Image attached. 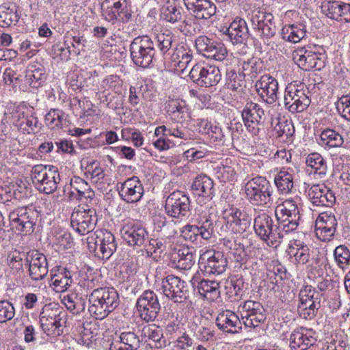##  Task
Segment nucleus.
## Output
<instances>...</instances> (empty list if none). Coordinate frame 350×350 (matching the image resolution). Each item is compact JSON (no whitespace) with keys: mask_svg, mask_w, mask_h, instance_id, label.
I'll use <instances>...</instances> for the list:
<instances>
[{"mask_svg":"<svg viewBox=\"0 0 350 350\" xmlns=\"http://www.w3.org/2000/svg\"><path fill=\"white\" fill-rule=\"evenodd\" d=\"M90 314L96 319H103L113 311L120 303L119 295L113 288H97L89 295Z\"/></svg>","mask_w":350,"mask_h":350,"instance_id":"1","label":"nucleus"},{"mask_svg":"<svg viewBox=\"0 0 350 350\" xmlns=\"http://www.w3.org/2000/svg\"><path fill=\"white\" fill-rule=\"evenodd\" d=\"M245 198L256 206L270 207L274 201V188L264 176H257L250 179L245 185Z\"/></svg>","mask_w":350,"mask_h":350,"instance_id":"2","label":"nucleus"},{"mask_svg":"<svg viewBox=\"0 0 350 350\" xmlns=\"http://www.w3.org/2000/svg\"><path fill=\"white\" fill-rule=\"evenodd\" d=\"M131 57L133 63L146 68L156 58L155 43L149 36H138L133 39L130 45Z\"/></svg>","mask_w":350,"mask_h":350,"instance_id":"3","label":"nucleus"},{"mask_svg":"<svg viewBox=\"0 0 350 350\" xmlns=\"http://www.w3.org/2000/svg\"><path fill=\"white\" fill-rule=\"evenodd\" d=\"M131 57L133 63L146 68L156 58L155 43L149 36H138L133 39L130 45Z\"/></svg>","mask_w":350,"mask_h":350,"instance_id":"4","label":"nucleus"},{"mask_svg":"<svg viewBox=\"0 0 350 350\" xmlns=\"http://www.w3.org/2000/svg\"><path fill=\"white\" fill-rule=\"evenodd\" d=\"M254 229L258 237L269 247L277 248L282 242L284 233L279 232L271 217L265 213L254 218Z\"/></svg>","mask_w":350,"mask_h":350,"instance_id":"5","label":"nucleus"},{"mask_svg":"<svg viewBox=\"0 0 350 350\" xmlns=\"http://www.w3.org/2000/svg\"><path fill=\"white\" fill-rule=\"evenodd\" d=\"M98 221L96 210L89 207L79 206L75 208L70 217L72 228L79 234H85L92 231Z\"/></svg>","mask_w":350,"mask_h":350,"instance_id":"6","label":"nucleus"},{"mask_svg":"<svg viewBox=\"0 0 350 350\" xmlns=\"http://www.w3.org/2000/svg\"><path fill=\"white\" fill-rule=\"evenodd\" d=\"M38 215L31 206L19 207L10 213L9 221L12 228L27 234L33 231Z\"/></svg>","mask_w":350,"mask_h":350,"instance_id":"7","label":"nucleus"},{"mask_svg":"<svg viewBox=\"0 0 350 350\" xmlns=\"http://www.w3.org/2000/svg\"><path fill=\"white\" fill-rule=\"evenodd\" d=\"M161 289L165 296L175 303H183L189 298V285L174 275H168L162 280Z\"/></svg>","mask_w":350,"mask_h":350,"instance_id":"8","label":"nucleus"},{"mask_svg":"<svg viewBox=\"0 0 350 350\" xmlns=\"http://www.w3.org/2000/svg\"><path fill=\"white\" fill-rule=\"evenodd\" d=\"M135 307L139 317L146 322L154 321L161 310L157 294L150 290H146L140 295Z\"/></svg>","mask_w":350,"mask_h":350,"instance_id":"9","label":"nucleus"},{"mask_svg":"<svg viewBox=\"0 0 350 350\" xmlns=\"http://www.w3.org/2000/svg\"><path fill=\"white\" fill-rule=\"evenodd\" d=\"M190 79L202 87H211L217 85L221 78L218 67L206 64H196L189 71Z\"/></svg>","mask_w":350,"mask_h":350,"instance_id":"10","label":"nucleus"},{"mask_svg":"<svg viewBox=\"0 0 350 350\" xmlns=\"http://www.w3.org/2000/svg\"><path fill=\"white\" fill-rule=\"evenodd\" d=\"M241 316L245 327L255 328L264 323L267 319L266 310L261 303L247 300L240 305Z\"/></svg>","mask_w":350,"mask_h":350,"instance_id":"11","label":"nucleus"},{"mask_svg":"<svg viewBox=\"0 0 350 350\" xmlns=\"http://www.w3.org/2000/svg\"><path fill=\"white\" fill-rule=\"evenodd\" d=\"M121 237L132 247L146 246L148 232L139 222L135 220H126L120 230Z\"/></svg>","mask_w":350,"mask_h":350,"instance_id":"12","label":"nucleus"},{"mask_svg":"<svg viewBox=\"0 0 350 350\" xmlns=\"http://www.w3.org/2000/svg\"><path fill=\"white\" fill-rule=\"evenodd\" d=\"M102 14L109 22L117 20L128 22L132 16L128 0H105L102 3Z\"/></svg>","mask_w":350,"mask_h":350,"instance_id":"13","label":"nucleus"},{"mask_svg":"<svg viewBox=\"0 0 350 350\" xmlns=\"http://www.w3.org/2000/svg\"><path fill=\"white\" fill-rule=\"evenodd\" d=\"M195 46L198 53L206 58L226 62V59L230 57L224 44L215 41L206 36H198L196 39Z\"/></svg>","mask_w":350,"mask_h":350,"instance_id":"14","label":"nucleus"},{"mask_svg":"<svg viewBox=\"0 0 350 350\" xmlns=\"http://www.w3.org/2000/svg\"><path fill=\"white\" fill-rule=\"evenodd\" d=\"M191 210L189 197L180 191L171 193L165 200L166 214L173 218L180 219L186 217Z\"/></svg>","mask_w":350,"mask_h":350,"instance_id":"15","label":"nucleus"},{"mask_svg":"<svg viewBox=\"0 0 350 350\" xmlns=\"http://www.w3.org/2000/svg\"><path fill=\"white\" fill-rule=\"evenodd\" d=\"M285 108L291 113H299L304 111L310 104V99L306 90L299 89L297 86L290 84L286 86L284 94Z\"/></svg>","mask_w":350,"mask_h":350,"instance_id":"16","label":"nucleus"},{"mask_svg":"<svg viewBox=\"0 0 350 350\" xmlns=\"http://www.w3.org/2000/svg\"><path fill=\"white\" fill-rule=\"evenodd\" d=\"M199 265L206 275H220L226 271L227 259L220 252L208 250L200 257Z\"/></svg>","mask_w":350,"mask_h":350,"instance_id":"17","label":"nucleus"},{"mask_svg":"<svg viewBox=\"0 0 350 350\" xmlns=\"http://www.w3.org/2000/svg\"><path fill=\"white\" fill-rule=\"evenodd\" d=\"M324 53L306 48L298 49L293 53V59L303 70H321L324 66Z\"/></svg>","mask_w":350,"mask_h":350,"instance_id":"18","label":"nucleus"},{"mask_svg":"<svg viewBox=\"0 0 350 350\" xmlns=\"http://www.w3.org/2000/svg\"><path fill=\"white\" fill-rule=\"evenodd\" d=\"M213 223L208 218L198 222V225L187 224L180 228V236L185 240L197 243L199 238L208 240L213 234Z\"/></svg>","mask_w":350,"mask_h":350,"instance_id":"19","label":"nucleus"},{"mask_svg":"<svg viewBox=\"0 0 350 350\" xmlns=\"http://www.w3.org/2000/svg\"><path fill=\"white\" fill-rule=\"evenodd\" d=\"M337 227V219L333 213H321L315 221V234L322 241H330L336 234Z\"/></svg>","mask_w":350,"mask_h":350,"instance_id":"20","label":"nucleus"},{"mask_svg":"<svg viewBox=\"0 0 350 350\" xmlns=\"http://www.w3.org/2000/svg\"><path fill=\"white\" fill-rule=\"evenodd\" d=\"M117 190L120 198L126 203L139 202L144 193V187L137 176L129 178L124 182L118 183Z\"/></svg>","mask_w":350,"mask_h":350,"instance_id":"21","label":"nucleus"},{"mask_svg":"<svg viewBox=\"0 0 350 350\" xmlns=\"http://www.w3.org/2000/svg\"><path fill=\"white\" fill-rule=\"evenodd\" d=\"M242 118L245 126L249 132L256 135L259 132V126L265 116L263 109L256 103L247 100L241 112Z\"/></svg>","mask_w":350,"mask_h":350,"instance_id":"22","label":"nucleus"},{"mask_svg":"<svg viewBox=\"0 0 350 350\" xmlns=\"http://www.w3.org/2000/svg\"><path fill=\"white\" fill-rule=\"evenodd\" d=\"M67 196L70 198H76L79 200H85L87 204L91 203L95 198V193L91 189L90 185L82 178L74 176L70 180L69 186L66 185L64 188V193L66 195L67 190Z\"/></svg>","mask_w":350,"mask_h":350,"instance_id":"23","label":"nucleus"},{"mask_svg":"<svg viewBox=\"0 0 350 350\" xmlns=\"http://www.w3.org/2000/svg\"><path fill=\"white\" fill-rule=\"evenodd\" d=\"M255 88L260 98L268 105L273 104L278 98V83L269 75H264L256 82Z\"/></svg>","mask_w":350,"mask_h":350,"instance_id":"24","label":"nucleus"},{"mask_svg":"<svg viewBox=\"0 0 350 350\" xmlns=\"http://www.w3.org/2000/svg\"><path fill=\"white\" fill-rule=\"evenodd\" d=\"M66 314L62 308L46 307L40 314V322L42 329L55 332L66 321Z\"/></svg>","mask_w":350,"mask_h":350,"instance_id":"25","label":"nucleus"},{"mask_svg":"<svg viewBox=\"0 0 350 350\" xmlns=\"http://www.w3.org/2000/svg\"><path fill=\"white\" fill-rule=\"evenodd\" d=\"M29 277L33 281H40L45 278L49 272L46 257L38 250H31L27 266Z\"/></svg>","mask_w":350,"mask_h":350,"instance_id":"26","label":"nucleus"},{"mask_svg":"<svg viewBox=\"0 0 350 350\" xmlns=\"http://www.w3.org/2000/svg\"><path fill=\"white\" fill-rule=\"evenodd\" d=\"M214 184L213 180L206 174L198 175L193 180L191 191L194 196H198L199 204H204L210 201L214 196Z\"/></svg>","mask_w":350,"mask_h":350,"instance_id":"27","label":"nucleus"},{"mask_svg":"<svg viewBox=\"0 0 350 350\" xmlns=\"http://www.w3.org/2000/svg\"><path fill=\"white\" fill-rule=\"evenodd\" d=\"M274 17L271 13H259L252 16V23L254 29L262 39L269 40L276 33V26L273 21Z\"/></svg>","mask_w":350,"mask_h":350,"instance_id":"28","label":"nucleus"},{"mask_svg":"<svg viewBox=\"0 0 350 350\" xmlns=\"http://www.w3.org/2000/svg\"><path fill=\"white\" fill-rule=\"evenodd\" d=\"M235 62L239 64L241 67L239 70L243 75L244 77H249L252 80L255 79L257 75L260 73L262 70V62L260 59L256 57H244L240 58H236L230 55L226 59V65Z\"/></svg>","mask_w":350,"mask_h":350,"instance_id":"29","label":"nucleus"},{"mask_svg":"<svg viewBox=\"0 0 350 350\" xmlns=\"http://www.w3.org/2000/svg\"><path fill=\"white\" fill-rule=\"evenodd\" d=\"M185 6L197 19L208 20L216 13V5L211 0H183Z\"/></svg>","mask_w":350,"mask_h":350,"instance_id":"30","label":"nucleus"},{"mask_svg":"<svg viewBox=\"0 0 350 350\" xmlns=\"http://www.w3.org/2000/svg\"><path fill=\"white\" fill-rule=\"evenodd\" d=\"M217 327L222 332L230 334L239 333L242 329V322L238 315L229 310L220 312L216 319Z\"/></svg>","mask_w":350,"mask_h":350,"instance_id":"31","label":"nucleus"},{"mask_svg":"<svg viewBox=\"0 0 350 350\" xmlns=\"http://www.w3.org/2000/svg\"><path fill=\"white\" fill-rule=\"evenodd\" d=\"M168 62L169 67L178 73H183L193 59L190 49L181 46L176 47L169 57H164Z\"/></svg>","mask_w":350,"mask_h":350,"instance_id":"32","label":"nucleus"},{"mask_svg":"<svg viewBox=\"0 0 350 350\" xmlns=\"http://www.w3.org/2000/svg\"><path fill=\"white\" fill-rule=\"evenodd\" d=\"M312 331L301 327L294 329L289 338L291 350H306L315 344L317 340Z\"/></svg>","mask_w":350,"mask_h":350,"instance_id":"33","label":"nucleus"},{"mask_svg":"<svg viewBox=\"0 0 350 350\" xmlns=\"http://www.w3.org/2000/svg\"><path fill=\"white\" fill-rule=\"evenodd\" d=\"M224 34L232 44H242L249 38V29L246 21L237 17L224 31Z\"/></svg>","mask_w":350,"mask_h":350,"instance_id":"34","label":"nucleus"},{"mask_svg":"<svg viewBox=\"0 0 350 350\" xmlns=\"http://www.w3.org/2000/svg\"><path fill=\"white\" fill-rule=\"evenodd\" d=\"M71 272L66 267H58L51 272V285L57 293L66 291L72 283Z\"/></svg>","mask_w":350,"mask_h":350,"instance_id":"35","label":"nucleus"},{"mask_svg":"<svg viewBox=\"0 0 350 350\" xmlns=\"http://www.w3.org/2000/svg\"><path fill=\"white\" fill-rule=\"evenodd\" d=\"M252 218L245 213L236 208L232 210L227 218V226L234 233H243L250 226Z\"/></svg>","mask_w":350,"mask_h":350,"instance_id":"36","label":"nucleus"},{"mask_svg":"<svg viewBox=\"0 0 350 350\" xmlns=\"http://www.w3.org/2000/svg\"><path fill=\"white\" fill-rule=\"evenodd\" d=\"M191 282L193 286H196L200 295L208 301H214L220 295L219 284L215 280L202 279L198 281L193 277Z\"/></svg>","mask_w":350,"mask_h":350,"instance_id":"37","label":"nucleus"},{"mask_svg":"<svg viewBox=\"0 0 350 350\" xmlns=\"http://www.w3.org/2000/svg\"><path fill=\"white\" fill-rule=\"evenodd\" d=\"M141 340L134 332H124L120 336V340L112 342L109 350H138Z\"/></svg>","mask_w":350,"mask_h":350,"instance_id":"38","label":"nucleus"},{"mask_svg":"<svg viewBox=\"0 0 350 350\" xmlns=\"http://www.w3.org/2000/svg\"><path fill=\"white\" fill-rule=\"evenodd\" d=\"M44 175L38 190L46 194L53 193L57 190L61 180L57 167L49 165V168L47 172H45Z\"/></svg>","mask_w":350,"mask_h":350,"instance_id":"39","label":"nucleus"},{"mask_svg":"<svg viewBox=\"0 0 350 350\" xmlns=\"http://www.w3.org/2000/svg\"><path fill=\"white\" fill-rule=\"evenodd\" d=\"M308 167L311 168L310 174H314L318 178H325L328 167L327 161L318 152L309 154L306 160Z\"/></svg>","mask_w":350,"mask_h":350,"instance_id":"40","label":"nucleus"},{"mask_svg":"<svg viewBox=\"0 0 350 350\" xmlns=\"http://www.w3.org/2000/svg\"><path fill=\"white\" fill-rule=\"evenodd\" d=\"M306 36V26L302 23L286 25L281 30L282 38L293 43L300 42Z\"/></svg>","mask_w":350,"mask_h":350,"instance_id":"41","label":"nucleus"},{"mask_svg":"<svg viewBox=\"0 0 350 350\" xmlns=\"http://www.w3.org/2000/svg\"><path fill=\"white\" fill-rule=\"evenodd\" d=\"M142 337L154 342V347L161 349L166 346V341L163 338L162 329L156 324H148L142 329Z\"/></svg>","mask_w":350,"mask_h":350,"instance_id":"42","label":"nucleus"},{"mask_svg":"<svg viewBox=\"0 0 350 350\" xmlns=\"http://www.w3.org/2000/svg\"><path fill=\"white\" fill-rule=\"evenodd\" d=\"M194 252L193 247L185 245L180 247L177 251V257L175 258L177 259L176 267L185 270L191 269L195 264Z\"/></svg>","mask_w":350,"mask_h":350,"instance_id":"43","label":"nucleus"},{"mask_svg":"<svg viewBox=\"0 0 350 350\" xmlns=\"http://www.w3.org/2000/svg\"><path fill=\"white\" fill-rule=\"evenodd\" d=\"M31 255V250L25 252L14 251L8 255V265L17 272H23L24 266L27 267Z\"/></svg>","mask_w":350,"mask_h":350,"instance_id":"44","label":"nucleus"},{"mask_svg":"<svg viewBox=\"0 0 350 350\" xmlns=\"http://www.w3.org/2000/svg\"><path fill=\"white\" fill-rule=\"evenodd\" d=\"M100 249L102 259H108L116 252L117 243L114 235L109 231L102 230Z\"/></svg>","mask_w":350,"mask_h":350,"instance_id":"45","label":"nucleus"},{"mask_svg":"<svg viewBox=\"0 0 350 350\" xmlns=\"http://www.w3.org/2000/svg\"><path fill=\"white\" fill-rule=\"evenodd\" d=\"M62 302L66 308L73 314H80L84 312L85 309V299L82 297L78 296L75 293L64 296L62 299Z\"/></svg>","mask_w":350,"mask_h":350,"instance_id":"46","label":"nucleus"},{"mask_svg":"<svg viewBox=\"0 0 350 350\" xmlns=\"http://www.w3.org/2000/svg\"><path fill=\"white\" fill-rule=\"evenodd\" d=\"M26 77L31 81V86L38 87L45 79L44 67L38 63L31 64L28 67Z\"/></svg>","mask_w":350,"mask_h":350,"instance_id":"47","label":"nucleus"},{"mask_svg":"<svg viewBox=\"0 0 350 350\" xmlns=\"http://www.w3.org/2000/svg\"><path fill=\"white\" fill-rule=\"evenodd\" d=\"M293 175L286 171H280L274 178V183L282 193H289L293 187Z\"/></svg>","mask_w":350,"mask_h":350,"instance_id":"48","label":"nucleus"},{"mask_svg":"<svg viewBox=\"0 0 350 350\" xmlns=\"http://www.w3.org/2000/svg\"><path fill=\"white\" fill-rule=\"evenodd\" d=\"M320 139L323 145L330 148L340 147L344 143L342 135L330 129L323 130L320 135Z\"/></svg>","mask_w":350,"mask_h":350,"instance_id":"49","label":"nucleus"},{"mask_svg":"<svg viewBox=\"0 0 350 350\" xmlns=\"http://www.w3.org/2000/svg\"><path fill=\"white\" fill-rule=\"evenodd\" d=\"M314 300L304 304H299L298 306V312L300 317L305 319H312L317 314L321 307V298H313Z\"/></svg>","mask_w":350,"mask_h":350,"instance_id":"50","label":"nucleus"},{"mask_svg":"<svg viewBox=\"0 0 350 350\" xmlns=\"http://www.w3.org/2000/svg\"><path fill=\"white\" fill-rule=\"evenodd\" d=\"M245 77L241 72H237L229 68L226 70V84L228 89L233 91H240L243 89Z\"/></svg>","mask_w":350,"mask_h":350,"instance_id":"51","label":"nucleus"},{"mask_svg":"<svg viewBox=\"0 0 350 350\" xmlns=\"http://www.w3.org/2000/svg\"><path fill=\"white\" fill-rule=\"evenodd\" d=\"M292 259V262L297 266H311L313 262V257L311 255L310 248H304L302 250L297 251L288 254Z\"/></svg>","mask_w":350,"mask_h":350,"instance_id":"52","label":"nucleus"},{"mask_svg":"<svg viewBox=\"0 0 350 350\" xmlns=\"http://www.w3.org/2000/svg\"><path fill=\"white\" fill-rule=\"evenodd\" d=\"M161 17L164 21L174 23L181 19L182 14L180 10L174 4L167 3L161 8Z\"/></svg>","mask_w":350,"mask_h":350,"instance_id":"53","label":"nucleus"},{"mask_svg":"<svg viewBox=\"0 0 350 350\" xmlns=\"http://www.w3.org/2000/svg\"><path fill=\"white\" fill-rule=\"evenodd\" d=\"M334 256L338 266L342 269H347L350 265V250L344 245H340L336 247Z\"/></svg>","mask_w":350,"mask_h":350,"instance_id":"54","label":"nucleus"},{"mask_svg":"<svg viewBox=\"0 0 350 350\" xmlns=\"http://www.w3.org/2000/svg\"><path fill=\"white\" fill-rule=\"evenodd\" d=\"M173 42L174 38L172 35L161 33L157 36L154 43L155 46H157L159 49L160 53L164 55L165 57H169L172 53L168 52L172 47Z\"/></svg>","mask_w":350,"mask_h":350,"instance_id":"55","label":"nucleus"},{"mask_svg":"<svg viewBox=\"0 0 350 350\" xmlns=\"http://www.w3.org/2000/svg\"><path fill=\"white\" fill-rule=\"evenodd\" d=\"M102 230L96 231L87 239V246L90 253L94 254L95 256L102 258L101 240Z\"/></svg>","mask_w":350,"mask_h":350,"instance_id":"56","label":"nucleus"},{"mask_svg":"<svg viewBox=\"0 0 350 350\" xmlns=\"http://www.w3.org/2000/svg\"><path fill=\"white\" fill-rule=\"evenodd\" d=\"M342 2L333 1L324 3L322 6L323 11L330 18L336 21L340 20Z\"/></svg>","mask_w":350,"mask_h":350,"instance_id":"57","label":"nucleus"},{"mask_svg":"<svg viewBox=\"0 0 350 350\" xmlns=\"http://www.w3.org/2000/svg\"><path fill=\"white\" fill-rule=\"evenodd\" d=\"M15 316V308L8 300L0 301V323H5L12 320Z\"/></svg>","mask_w":350,"mask_h":350,"instance_id":"58","label":"nucleus"},{"mask_svg":"<svg viewBox=\"0 0 350 350\" xmlns=\"http://www.w3.org/2000/svg\"><path fill=\"white\" fill-rule=\"evenodd\" d=\"M274 131L278 137L285 136L287 139L293 135L295 129L292 122L284 120H278L274 126Z\"/></svg>","mask_w":350,"mask_h":350,"instance_id":"59","label":"nucleus"},{"mask_svg":"<svg viewBox=\"0 0 350 350\" xmlns=\"http://www.w3.org/2000/svg\"><path fill=\"white\" fill-rule=\"evenodd\" d=\"M300 217L297 216L296 217H286V218H283L284 221L282 222L280 220L278 221V228L279 232H282L283 233H288L294 231L297 229L298 225H299V220Z\"/></svg>","mask_w":350,"mask_h":350,"instance_id":"60","label":"nucleus"},{"mask_svg":"<svg viewBox=\"0 0 350 350\" xmlns=\"http://www.w3.org/2000/svg\"><path fill=\"white\" fill-rule=\"evenodd\" d=\"M299 297V304H306V302L308 304L312 300H314L313 298H321V295L312 286L307 285L301 289Z\"/></svg>","mask_w":350,"mask_h":350,"instance_id":"61","label":"nucleus"},{"mask_svg":"<svg viewBox=\"0 0 350 350\" xmlns=\"http://www.w3.org/2000/svg\"><path fill=\"white\" fill-rule=\"evenodd\" d=\"M49 168V165H44L42 164L36 165L32 167L31 171V178L37 189H38V186H40L42 178H44L45 176V172H47Z\"/></svg>","mask_w":350,"mask_h":350,"instance_id":"62","label":"nucleus"},{"mask_svg":"<svg viewBox=\"0 0 350 350\" xmlns=\"http://www.w3.org/2000/svg\"><path fill=\"white\" fill-rule=\"evenodd\" d=\"M336 109L343 118L350 121V96L349 95L342 96L336 102Z\"/></svg>","mask_w":350,"mask_h":350,"instance_id":"63","label":"nucleus"},{"mask_svg":"<svg viewBox=\"0 0 350 350\" xmlns=\"http://www.w3.org/2000/svg\"><path fill=\"white\" fill-rule=\"evenodd\" d=\"M122 81L117 75H110L105 78L101 83V85L105 90H111L115 92L120 90Z\"/></svg>","mask_w":350,"mask_h":350,"instance_id":"64","label":"nucleus"}]
</instances>
